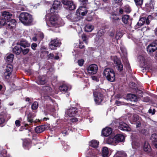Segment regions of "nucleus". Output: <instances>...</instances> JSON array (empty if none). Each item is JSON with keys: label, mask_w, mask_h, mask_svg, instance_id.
<instances>
[{"label": "nucleus", "mask_w": 157, "mask_h": 157, "mask_svg": "<svg viewBox=\"0 0 157 157\" xmlns=\"http://www.w3.org/2000/svg\"><path fill=\"white\" fill-rule=\"evenodd\" d=\"M20 21L24 25H30L33 21L32 16L30 14L26 12H22L19 16Z\"/></svg>", "instance_id": "1"}, {"label": "nucleus", "mask_w": 157, "mask_h": 157, "mask_svg": "<svg viewBox=\"0 0 157 157\" xmlns=\"http://www.w3.org/2000/svg\"><path fill=\"white\" fill-rule=\"evenodd\" d=\"M51 14V16L49 19V22L51 26L54 27H57L63 26L64 23L62 19L58 16L55 15L54 13Z\"/></svg>", "instance_id": "2"}, {"label": "nucleus", "mask_w": 157, "mask_h": 157, "mask_svg": "<svg viewBox=\"0 0 157 157\" xmlns=\"http://www.w3.org/2000/svg\"><path fill=\"white\" fill-rule=\"evenodd\" d=\"M103 75L109 81L113 82L115 80V72L111 68H107L105 69L103 71Z\"/></svg>", "instance_id": "3"}, {"label": "nucleus", "mask_w": 157, "mask_h": 157, "mask_svg": "<svg viewBox=\"0 0 157 157\" xmlns=\"http://www.w3.org/2000/svg\"><path fill=\"white\" fill-rule=\"evenodd\" d=\"M125 138H104L105 144L115 145L119 142H124Z\"/></svg>", "instance_id": "4"}, {"label": "nucleus", "mask_w": 157, "mask_h": 157, "mask_svg": "<svg viewBox=\"0 0 157 157\" xmlns=\"http://www.w3.org/2000/svg\"><path fill=\"white\" fill-rule=\"evenodd\" d=\"M62 2L64 5L65 8L67 9L72 10L76 9V6L72 1L62 0Z\"/></svg>", "instance_id": "5"}, {"label": "nucleus", "mask_w": 157, "mask_h": 157, "mask_svg": "<svg viewBox=\"0 0 157 157\" xmlns=\"http://www.w3.org/2000/svg\"><path fill=\"white\" fill-rule=\"evenodd\" d=\"M61 44V42L57 38L51 39L49 43V48L52 50L56 49L57 47H59Z\"/></svg>", "instance_id": "6"}, {"label": "nucleus", "mask_w": 157, "mask_h": 157, "mask_svg": "<svg viewBox=\"0 0 157 157\" xmlns=\"http://www.w3.org/2000/svg\"><path fill=\"white\" fill-rule=\"evenodd\" d=\"M77 112V109L76 107H71L66 110L65 112L66 116L67 117H74L75 116Z\"/></svg>", "instance_id": "7"}, {"label": "nucleus", "mask_w": 157, "mask_h": 157, "mask_svg": "<svg viewBox=\"0 0 157 157\" xmlns=\"http://www.w3.org/2000/svg\"><path fill=\"white\" fill-rule=\"evenodd\" d=\"M61 7V2L58 0L55 1L52 7L50 9V13L53 14V13H57V12L56 10L60 9Z\"/></svg>", "instance_id": "8"}, {"label": "nucleus", "mask_w": 157, "mask_h": 157, "mask_svg": "<svg viewBox=\"0 0 157 157\" xmlns=\"http://www.w3.org/2000/svg\"><path fill=\"white\" fill-rule=\"evenodd\" d=\"M152 17L151 15L148 16L147 18L143 17L140 18L137 25L139 26H141L143 25L145 22L146 24L148 25L150 23V21L152 19Z\"/></svg>", "instance_id": "9"}, {"label": "nucleus", "mask_w": 157, "mask_h": 157, "mask_svg": "<svg viewBox=\"0 0 157 157\" xmlns=\"http://www.w3.org/2000/svg\"><path fill=\"white\" fill-rule=\"evenodd\" d=\"M94 100L96 104L99 105L103 99V94L100 92H94Z\"/></svg>", "instance_id": "10"}, {"label": "nucleus", "mask_w": 157, "mask_h": 157, "mask_svg": "<svg viewBox=\"0 0 157 157\" xmlns=\"http://www.w3.org/2000/svg\"><path fill=\"white\" fill-rule=\"evenodd\" d=\"M16 25V21L14 19H12L10 21L6 22L5 27L7 29L11 30L15 28Z\"/></svg>", "instance_id": "11"}, {"label": "nucleus", "mask_w": 157, "mask_h": 157, "mask_svg": "<svg viewBox=\"0 0 157 157\" xmlns=\"http://www.w3.org/2000/svg\"><path fill=\"white\" fill-rule=\"evenodd\" d=\"M88 72L90 75L96 74L98 70L97 66L95 64H92L87 67Z\"/></svg>", "instance_id": "12"}, {"label": "nucleus", "mask_w": 157, "mask_h": 157, "mask_svg": "<svg viewBox=\"0 0 157 157\" xmlns=\"http://www.w3.org/2000/svg\"><path fill=\"white\" fill-rule=\"evenodd\" d=\"M132 145L133 148H136L140 146V145L142 143L141 138H131Z\"/></svg>", "instance_id": "13"}, {"label": "nucleus", "mask_w": 157, "mask_h": 157, "mask_svg": "<svg viewBox=\"0 0 157 157\" xmlns=\"http://www.w3.org/2000/svg\"><path fill=\"white\" fill-rule=\"evenodd\" d=\"M113 61L114 64H116L117 70L120 72L121 71L123 70V65L121 61L117 57H114Z\"/></svg>", "instance_id": "14"}, {"label": "nucleus", "mask_w": 157, "mask_h": 157, "mask_svg": "<svg viewBox=\"0 0 157 157\" xmlns=\"http://www.w3.org/2000/svg\"><path fill=\"white\" fill-rule=\"evenodd\" d=\"M13 66L8 64L6 67V71L4 73V76L6 79H9L13 71Z\"/></svg>", "instance_id": "15"}, {"label": "nucleus", "mask_w": 157, "mask_h": 157, "mask_svg": "<svg viewBox=\"0 0 157 157\" xmlns=\"http://www.w3.org/2000/svg\"><path fill=\"white\" fill-rule=\"evenodd\" d=\"M36 116V114L32 113H29L27 115V121L29 123V124L32 123L34 122V123L39 122L40 120L39 119L36 120L35 121H33V118Z\"/></svg>", "instance_id": "16"}, {"label": "nucleus", "mask_w": 157, "mask_h": 157, "mask_svg": "<svg viewBox=\"0 0 157 157\" xmlns=\"http://www.w3.org/2000/svg\"><path fill=\"white\" fill-rule=\"evenodd\" d=\"M112 132V129L109 127H106L102 129L101 134L103 136L107 137L111 134Z\"/></svg>", "instance_id": "17"}, {"label": "nucleus", "mask_w": 157, "mask_h": 157, "mask_svg": "<svg viewBox=\"0 0 157 157\" xmlns=\"http://www.w3.org/2000/svg\"><path fill=\"white\" fill-rule=\"evenodd\" d=\"M21 139L23 141V146L25 149H27V148L30 145L31 143H32L34 140H35V139L34 138H33L32 141L28 138H25L24 139Z\"/></svg>", "instance_id": "18"}, {"label": "nucleus", "mask_w": 157, "mask_h": 157, "mask_svg": "<svg viewBox=\"0 0 157 157\" xmlns=\"http://www.w3.org/2000/svg\"><path fill=\"white\" fill-rule=\"evenodd\" d=\"M118 128L121 130L129 131L131 130L128 124L123 122H121L119 124Z\"/></svg>", "instance_id": "19"}, {"label": "nucleus", "mask_w": 157, "mask_h": 157, "mask_svg": "<svg viewBox=\"0 0 157 157\" xmlns=\"http://www.w3.org/2000/svg\"><path fill=\"white\" fill-rule=\"evenodd\" d=\"M122 19L123 22L124 24H130L131 23L132 18L129 15H125L122 16Z\"/></svg>", "instance_id": "20"}, {"label": "nucleus", "mask_w": 157, "mask_h": 157, "mask_svg": "<svg viewBox=\"0 0 157 157\" xmlns=\"http://www.w3.org/2000/svg\"><path fill=\"white\" fill-rule=\"evenodd\" d=\"M48 128V125H44L36 127L35 129V130L36 132L40 133L44 131L47 130Z\"/></svg>", "instance_id": "21"}, {"label": "nucleus", "mask_w": 157, "mask_h": 157, "mask_svg": "<svg viewBox=\"0 0 157 157\" xmlns=\"http://www.w3.org/2000/svg\"><path fill=\"white\" fill-rule=\"evenodd\" d=\"M47 82L46 77L44 75L39 77L36 81L37 83L40 85H43Z\"/></svg>", "instance_id": "22"}, {"label": "nucleus", "mask_w": 157, "mask_h": 157, "mask_svg": "<svg viewBox=\"0 0 157 157\" xmlns=\"http://www.w3.org/2000/svg\"><path fill=\"white\" fill-rule=\"evenodd\" d=\"M157 49V45L153 43L148 46L147 50L148 52L151 53L155 52Z\"/></svg>", "instance_id": "23"}, {"label": "nucleus", "mask_w": 157, "mask_h": 157, "mask_svg": "<svg viewBox=\"0 0 157 157\" xmlns=\"http://www.w3.org/2000/svg\"><path fill=\"white\" fill-rule=\"evenodd\" d=\"M42 92L45 94H50L52 92V88L48 86H44L42 87Z\"/></svg>", "instance_id": "24"}, {"label": "nucleus", "mask_w": 157, "mask_h": 157, "mask_svg": "<svg viewBox=\"0 0 157 157\" xmlns=\"http://www.w3.org/2000/svg\"><path fill=\"white\" fill-rule=\"evenodd\" d=\"M17 44L24 48L29 47L30 46V44L25 40L21 39L17 43Z\"/></svg>", "instance_id": "25"}, {"label": "nucleus", "mask_w": 157, "mask_h": 157, "mask_svg": "<svg viewBox=\"0 0 157 157\" xmlns=\"http://www.w3.org/2000/svg\"><path fill=\"white\" fill-rule=\"evenodd\" d=\"M2 18L5 21H7L10 19L12 16V14L9 12L5 11L2 13Z\"/></svg>", "instance_id": "26"}, {"label": "nucleus", "mask_w": 157, "mask_h": 157, "mask_svg": "<svg viewBox=\"0 0 157 157\" xmlns=\"http://www.w3.org/2000/svg\"><path fill=\"white\" fill-rule=\"evenodd\" d=\"M113 157H127V155L123 151H117Z\"/></svg>", "instance_id": "27"}, {"label": "nucleus", "mask_w": 157, "mask_h": 157, "mask_svg": "<svg viewBox=\"0 0 157 157\" xmlns=\"http://www.w3.org/2000/svg\"><path fill=\"white\" fill-rule=\"evenodd\" d=\"M85 7L83 6H80L79 8L77 10L76 12V14L77 15L78 14H80L82 16L85 15L87 13V11L85 10V11L82 12L83 10V9H85Z\"/></svg>", "instance_id": "28"}, {"label": "nucleus", "mask_w": 157, "mask_h": 157, "mask_svg": "<svg viewBox=\"0 0 157 157\" xmlns=\"http://www.w3.org/2000/svg\"><path fill=\"white\" fill-rule=\"evenodd\" d=\"M127 98L131 101H137V97L135 94H128L127 96Z\"/></svg>", "instance_id": "29"}, {"label": "nucleus", "mask_w": 157, "mask_h": 157, "mask_svg": "<svg viewBox=\"0 0 157 157\" xmlns=\"http://www.w3.org/2000/svg\"><path fill=\"white\" fill-rule=\"evenodd\" d=\"M144 150L147 152H150L151 150V148L148 143L147 141H145L144 146Z\"/></svg>", "instance_id": "30"}, {"label": "nucleus", "mask_w": 157, "mask_h": 157, "mask_svg": "<svg viewBox=\"0 0 157 157\" xmlns=\"http://www.w3.org/2000/svg\"><path fill=\"white\" fill-rule=\"evenodd\" d=\"M104 40L103 36L98 37L96 36L95 39V42L98 45H100L103 43Z\"/></svg>", "instance_id": "31"}, {"label": "nucleus", "mask_w": 157, "mask_h": 157, "mask_svg": "<svg viewBox=\"0 0 157 157\" xmlns=\"http://www.w3.org/2000/svg\"><path fill=\"white\" fill-rule=\"evenodd\" d=\"M99 144V142L95 140H92L89 143V146L94 148L98 147Z\"/></svg>", "instance_id": "32"}, {"label": "nucleus", "mask_w": 157, "mask_h": 157, "mask_svg": "<svg viewBox=\"0 0 157 157\" xmlns=\"http://www.w3.org/2000/svg\"><path fill=\"white\" fill-rule=\"evenodd\" d=\"M108 148L106 147H103L102 155L103 157H108L109 155Z\"/></svg>", "instance_id": "33"}, {"label": "nucleus", "mask_w": 157, "mask_h": 157, "mask_svg": "<svg viewBox=\"0 0 157 157\" xmlns=\"http://www.w3.org/2000/svg\"><path fill=\"white\" fill-rule=\"evenodd\" d=\"M13 52L17 55H19L21 52V47L16 46L13 49Z\"/></svg>", "instance_id": "34"}, {"label": "nucleus", "mask_w": 157, "mask_h": 157, "mask_svg": "<svg viewBox=\"0 0 157 157\" xmlns=\"http://www.w3.org/2000/svg\"><path fill=\"white\" fill-rule=\"evenodd\" d=\"M13 58L14 55L13 54H11L7 55L6 59V62L8 63H11L13 61Z\"/></svg>", "instance_id": "35"}, {"label": "nucleus", "mask_w": 157, "mask_h": 157, "mask_svg": "<svg viewBox=\"0 0 157 157\" xmlns=\"http://www.w3.org/2000/svg\"><path fill=\"white\" fill-rule=\"evenodd\" d=\"M94 29V26L90 24H87L85 27V30L87 32H91Z\"/></svg>", "instance_id": "36"}, {"label": "nucleus", "mask_w": 157, "mask_h": 157, "mask_svg": "<svg viewBox=\"0 0 157 157\" xmlns=\"http://www.w3.org/2000/svg\"><path fill=\"white\" fill-rule=\"evenodd\" d=\"M154 1L151 0L149 2H147L146 4V7L149 9H154Z\"/></svg>", "instance_id": "37"}, {"label": "nucleus", "mask_w": 157, "mask_h": 157, "mask_svg": "<svg viewBox=\"0 0 157 157\" xmlns=\"http://www.w3.org/2000/svg\"><path fill=\"white\" fill-rule=\"evenodd\" d=\"M59 90L63 92H66L68 89L69 87L65 84H63L59 88Z\"/></svg>", "instance_id": "38"}, {"label": "nucleus", "mask_w": 157, "mask_h": 157, "mask_svg": "<svg viewBox=\"0 0 157 157\" xmlns=\"http://www.w3.org/2000/svg\"><path fill=\"white\" fill-rule=\"evenodd\" d=\"M38 103L36 101H34L32 105L31 108L33 110H35L38 108Z\"/></svg>", "instance_id": "39"}, {"label": "nucleus", "mask_w": 157, "mask_h": 157, "mask_svg": "<svg viewBox=\"0 0 157 157\" xmlns=\"http://www.w3.org/2000/svg\"><path fill=\"white\" fill-rule=\"evenodd\" d=\"M110 18L113 22H115L116 21H118L119 19L117 16L116 14H112L110 17Z\"/></svg>", "instance_id": "40"}, {"label": "nucleus", "mask_w": 157, "mask_h": 157, "mask_svg": "<svg viewBox=\"0 0 157 157\" xmlns=\"http://www.w3.org/2000/svg\"><path fill=\"white\" fill-rule=\"evenodd\" d=\"M134 1L137 6H141L143 2V0H134Z\"/></svg>", "instance_id": "41"}, {"label": "nucleus", "mask_w": 157, "mask_h": 157, "mask_svg": "<svg viewBox=\"0 0 157 157\" xmlns=\"http://www.w3.org/2000/svg\"><path fill=\"white\" fill-rule=\"evenodd\" d=\"M151 143V145L157 149V138H153Z\"/></svg>", "instance_id": "42"}, {"label": "nucleus", "mask_w": 157, "mask_h": 157, "mask_svg": "<svg viewBox=\"0 0 157 157\" xmlns=\"http://www.w3.org/2000/svg\"><path fill=\"white\" fill-rule=\"evenodd\" d=\"M105 33V30L103 29L100 30L98 32L97 36L98 37L103 36Z\"/></svg>", "instance_id": "43"}, {"label": "nucleus", "mask_w": 157, "mask_h": 157, "mask_svg": "<svg viewBox=\"0 0 157 157\" xmlns=\"http://www.w3.org/2000/svg\"><path fill=\"white\" fill-rule=\"evenodd\" d=\"M122 36V33L121 32H117L116 33L115 36V39L116 40H118L119 38H121Z\"/></svg>", "instance_id": "44"}, {"label": "nucleus", "mask_w": 157, "mask_h": 157, "mask_svg": "<svg viewBox=\"0 0 157 157\" xmlns=\"http://www.w3.org/2000/svg\"><path fill=\"white\" fill-rule=\"evenodd\" d=\"M17 7L19 10L24 11L25 9V6L21 5V4L18 5L17 6Z\"/></svg>", "instance_id": "45"}, {"label": "nucleus", "mask_w": 157, "mask_h": 157, "mask_svg": "<svg viewBox=\"0 0 157 157\" xmlns=\"http://www.w3.org/2000/svg\"><path fill=\"white\" fill-rule=\"evenodd\" d=\"M30 49L28 48H25L24 49H22L21 48V52L24 55H25L27 54L29 51Z\"/></svg>", "instance_id": "46"}, {"label": "nucleus", "mask_w": 157, "mask_h": 157, "mask_svg": "<svg viewBox=\"0 0 157 157\" xmlns=\"http://www.w3.org/2000/svg\"><path fill=\"white\" fill-rule=\"evenodd\" d=\"M124 59L125 61L124 63H125V66L126 67L127 69H130V66L127 59L125 57L124 58Z\"/></svg>", "instance_id": "47"}, {"label": "nucleus", "mask_w": 157, "mask_h": 157, "mask_svg": "<svg viewBox=\"0 0 157 157\" xmlns=\"http://www.w3.org/2000/svg\"><path fill=\"white\" fill-rule=\"evenodd\" d=\"M37 35L39 41L42 40L44 37V35L43 33H39Z\"/></svg>", "instance_id": "48"}, {"label": "nucleus", "mask_w": 157, "mask_h": 157, "mask_svg": "<svg viewBox=\"0 0 157 157\" xmlns=\"http://www.w3.org/2000/svg\"><path fill=\"white\" fill-rule=\"evenodd\" d=\"M82 38L83 40V41L85 42L86 44H87V37L86 36L85 34H83L82 36Z\"/></svg>", "instance_id": "49"}, {"label": "nucleus", "mask_w": 157, "mask_h": 157, "mask_svg": "<svg viewBox=\"0 0 157 157\" xmlns=\"http://www.w3.org/2000/svg\"><path fill=\"white\" fill-rule=\"evenodd\" d=\"M126 136H124L123 133H119L117 134L114 137H125Z\"/></svg>", "instance_id": "50"}, {"label": "nucleus", "mask_w": 157, "mask_h": 157, "mask_svg": "<svg viewBox=\"0 0 157 157\" xmlns=\"http://www.w3.org/2000/svg\"><path fill=\"white\" fill-rule=\"evenodd\" d=\"M6 22V21L3 18H0V26L5 25Z\"/></svg>", "instance_id": "51"}, {"label": "nucleus", "mask_w": 157, "mask_h": 157, "mask_svg": "<svg viewBox=\"0 0 157 157\" xmlns=\"http://www.w3.org/2000/svg\"><path fill=\"white\" fill-rule=\"evenodd\" d=\"M84 62V60L83 59L78 60V64L80 66H82L83 65Z\"/></svg>", "instance_id": "52"}, {"label": "nucleus", "mask_w": 157, "mask_h": 157, "mask_svg": "<svg viewBox=\"0 0 157 157\" xmlns=\"http://www.w3.org/2000/svg\"><path fill=\"white\" fill-rule=\"evenodd\" d=\"M124 11L126 13H129L131 11V10L128 6H126L124 8Z\"/></svg>", "instance_id": "53"}, {"label": "nucleus", "mask_w": 157, "mask_h": 157, "mask_svg": "<svg viewBox=\"0 0 157 157\" xmlns=\"http://www.w3.org/2000/svg\"><path fill=\"white\" fill-rule=\"evenodd\" d=\"M133 119L134 121H136L139 119V116L137 115H134L133 116Z\"/></svg>", "instance_id": "54"}, {"label": "nucleus", "mask_w": 157, "mask_h": 157, "mask_svg": "<svg viewBox=\"0 0 157 157\" xmlns=\"http://www.w3.org/2000/svg\"><path fill=\"white\" fill-rule=\"evenodd\" d=\"M37 46V44L36 43H33L31 45V48H32L34 50H36V48Z\"/></svg>", "instance_id": "55"}, {"label": "nucleus", "mask_w": 157, "mask_h": 157, "mask_svg": "<svg viewBox=\"0 0 157 157\" xmlns=\"http://www.w3.org/2000/svg\"><path fill=\"white\" fill-rule=\"evenodd\" d=\"M48 109L51 112H53L54 110V109L52 105H50V108H48Z\"/></svg>", "instance_id": "56"}, {"label": "nucleus", "mask_w": 157, "mask_h": 157, "mask_svg": "<svg viewBox=\"0 0 157 157\" xmlns=\"http://www.w3.org/2000/svg\"><path fill=\"white\" fill-rule=\"evenodd\" d=\"M15 124L16 125L17 127H19L20 126V122L18 120H17L15 122Z\"/></svg>", "instance_id": "57"}, {"label": "nucleus", "mask_w": 157, "mask_h": 157, "mask_svg": "<svg viewBox=\"0 0 157 157\" xmlns=\"http://www.w3.org/2000/svg\"><path fill=\"white\" fill-rule=\"evenodd\" d=\"M32 40L34 41H36L37 40H38V38L37 35L33 37L32 38Z\"/></svg>", "instance_id": "58"}, {"label": "nucleus", "mask_w": 157, "mask_h": 157, "mask_svg": "<svg viewBox=\"0 0 157 157\" xmlns=\"http://www.w3.org/2000/svg\"><path fill=\"white\" fill-rule=\"evenodd\" d=\"M48 58L51 59H53L54 58V55L52 53H50L48 56Z\"/></svg>", "instance_id": "59"}, {"label": "nucleus", "mask_w": 157, "mask_h": 157, "mask_svg": "<svg viewBox=\"0 0 157 157\" xmlns=\"http://www.w3.org/2000/svg\"><path fill=\"white\" fill-rule=\"evenodd\" d=\"M83 43L82 42H79V48H83L84 47V45H82Z\"/></svg>", "instance_id": "60"}, {"label": "nucleus", "mask_w": 157, "mask_h": 157, "mask_svg": "<svg viewBox=\"0 0 157 157\" xmlns=\"http://www.w3.org/2000/svg\"><path fill=\"white\" fill-rule=\"evenodd\" d=\"M62 133L63 135V136H66L67 134H68L67 132L66 131H64L62 132Z\"/></svg>", "instance_id": "61"}, {"label": "nucleus", "mask_w": 157, "mask_h": 157, "mask_svg": "<svg viewBox=\"0 0 157 157\" xmlns=\"http://www.w3.org/2000/svg\"><path fill=\"white\" fill-rule=\"evenodd\" d=\"M114 34L115 31H113L110 33L109 35L111 37H113L114 35Z\"/></svg>", "instance_id": "62"}, {"label": "nucleus", "mask_w": 157, "mask_h": 157, "mask_svg": "<svg viewBox=\"0 0 157 157\" xmlns=\"http://www.w3.org/2000/svg\"><path fill=\"white\" fill-rule=\"evenodd\" d=\"M71 121L72 122H76L78 121V119L76 118H72L71 119Z\"/></svg>", "instance_id": "63"}, {"label": "nucleus", "mask_w": 157, "mask_h": 157, "mask_svg": "<svg viewBox=\"0 0 157 157\" xmlns=\"http://www.w3.org/2000/svg\"><path fill=\"white\" fill-rule=\"evenodd\" d=\"M146 130L145 129H142L141 131V133L143 134H145Z\"/></svg>", "instance_id": "64"}]
</instances>
